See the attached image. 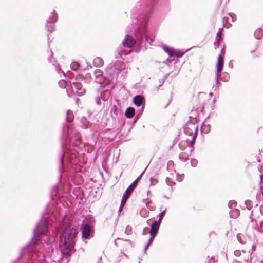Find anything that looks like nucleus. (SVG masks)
<instances>
[{"label":"nucleus","mask_w":263,"mask_h":263,"mask_svg":"<svg viewBox=\"0 0 263 263\" xmlns=\"http://www.w3.org/2000/svg\"><path fill=\"white\" fill-rule=\"evenodd\" d=\"M254 35L257 39H261L263 35V32L262 30L260 28L256 29L254 32Z\"/></svg>","instance_id":"ddd939ff"},{"label":"nucleus","mask_w":263,"mask_h":263,"mask_svg":"<svg viewBox=\"0 0 263 263\" xmlns=\"http://www.w3.org/2000/svg\"><path fill=\"white\" fill-rule=\"evenodd\" d=\"M91 232V227L89 224H85L83 227L82 231V236L85 238H87L90 235Z\"/></svg>","instance_id":"1a4fd4ad"},{"label":"nucleus","mask_w":263,"mask_h":263,"mask_svg":"<svg viewBox=\"0 0 263 263\" xmlns=\"http://www.w3.org/2000/svg\"><path fill=\"white\" fill-rule=\"evenodd\" d=\"M255 248L253 247V248H252V251H254V250H255Z\"/></svg>","instance_id":"393cba45"},{"label":"nucleus","mask_w":263,"mask_h":263,"mask_svg":"<svg viewBox=\"0 0 263 263\" xmlns=\"http://www.w3.org/2000/svg\"><path fill=\"white\" fill-rule=\"evenodd\" d=\"M164 211H163V212L161 213V214H160V217H159V220H158V221H157V222H158L159 223H161V220H162V218H163V217H164Z\"/></svg>","instance_id":"f3484780"},{"label":"nucleus","mask_w":263,"mask_h":263,"mask_svg":"<svg viewBox=\"0 0 263 263\" xmlns=\"http://www.w3.org/2000/svg\"><path fill=\"white\" fill-rule=\"evenodd\" d=\"M125 115L128 118H131L134 116L135 109L132 107H128L126 109Z\"/></svg>","instance_id":"f8f14e48"},{"label":"nucleus","mask_w":263,"mask_h":263,"mask_svg":"<svg viewBox=\"0 0 263 263\" xmlns=\"http://www.w3.org/2000/svg\"><path fill=\"white\" fill-rule=\"evenodd\" d=\"M130 196H128L127 197H126L125 196V193H124L123 196V197H122V201H121V204L122 205H123L126 202V200H127V199L129 198Z\"/></svg>","instance_id":"2eb2a0df"},{"label":"nucleus","mask_w":263,"mask_h":263,"mask_svg":"<svg viewBox=\"0 0 263 263\" xmlns=\"http://www.w3.org/2000/svg\"><path fill=\"white\" fill-rule=\"evenodd\" d=\"M148 248H144V249L143 250V254H146V252H147V250L148 249Z\"/></svg>","instance_id":"aec40b11"},{"label":"nucleus","mask_w":263,"mask_h":263,"mask_svg":"<svg viewBox=\"0 0 263 263\" xmlns=\"http://www.w3.org/2000/svg\"><path fill=\"white\" fill-rule=\"evenodd\" d=\"M160 225V223H159L157 221H154L153 223L152 224L150 231V235L151 236V238L149 239L148 243L146 245V247H148L149 246L150 241L157 234L159 230Z\"/></svg>","instance_id":"20e7f679"},{"label":"nucleus","mask_w":263,"mask_h":263,"mask_svg":"<svg viewBox=\"0 0 263 263\" xmlns=\"http://www.w3.org/2000/svg\"><path fill=\"white\" fill-rule=\"evenodd\" d=\"M141 176H140L138 178H137L126 190L125 192L126 197L131 195L134 189L137 186Z\"/></svg>","instance_id":"0eeeda50"},{"label":"nucleus","mask_w":263,"mask_h":263,"mask_svg":"<svg viewBox=\"0 0 263 263\" xmlns=\"http://www.w3.org/2000/svg\"><path fill=\"white\" fill-rule=\"evenodd\" d=\"M242 252L243 253H245V251L243 250H236L234 251V253L236 256H239L241 255V252Z\"/></svg>","instance_id":"4468645a"},{"label":"nucleus","mask_w":263,"mask_h":263,"mask_svg":"<svg viewBox=\"0 0 263 263\" xmlns=\"http://www.w3.org/2000/svg\"><path fill=\"white\" fill-rule=\"evenodd\" d=\"M48 224L46 221L40 222L36 227L34 231V237L31 240V245H36V242L40 239V236L45 234L47 230Z\"/></svg>","instance_id":"f257e3e1"},{"label":"nucleus","mask_w":263,"mask_h":263,"mask_svg":"<svg viewBox=\"0 0 263 263\" xmlns=\"http://www.w3.org/2000/svg\"><path fill=\"white\" fill-rule=\"evenodd\" d=\"M111 112H113L115 115H117L118 114V108L116 105H113L111 109Z\"/></svg>","instance_id":"dca6fc26"},{"label":"nucleus","mask_w":263,"mask_h":263,"mask_svg":"<svg viewBox=\"0 0 263 263\" xmlns=\"http://www.w3.org/2000/svg\"><path fill=\"white\" fill-rule=\"evenodd\" d=\"M139 259L140 260H142V257H141V256H139Z\"/></svg>","instance_id":"b1692460"},{"label":"nucleus","mask_w":263,"mask_h":263,"mask_svg":"<svg viewBox=\"0 0 263 263\" xmlns=\"http://www.w3.org/2000/svg\"><path fill=\"white\" fill-rule=\"evenodd\" d=\"M62 255L65 257L67 261L69 260V257L71 254L74 252V248H59Z\"/></svg>","instance_id":"423d86ee"},{"label":"nucleus","mask_w":263,"mask_h":263,"mask_svg":"<svg viewBox=\"0 0 263 263\" xmlns=\"http://www.w3.org/2000/svg\"><path fill=\"white\" fill-rule=\"evenodd\" d=\"M257 48H258V46H257V45H256V46L254 47V48H253V49L252 50H250V52H253V51H256V50L257 49Z\"/></svg>","instance_id":"6ab92c4d"},{"label":"nucleus","mask_w":263,"mask_h":263,"mask_svg":"<svg viewBox=\"0 0 263 263\" xmlns=\"http://www.w3.org/2000/svg\"><path fill=\"white\" fill-rule=\"evenodd\" d=\"M195 136H194V137H193L192 140V141H191V142L192 145V144H194V141H195Z\"/></svg>","instance_id":"412c9836"},{"label":"nucleus","mask_w":263,"mask_h":263,"mask_svg":"<svg viewBox=\"0 0 263 263\" xmlns=\"http://www.w3.org/2000/svg\"><path fill=\"white\" fill-rule=\"evenodd\" d=\"M75 240L74 236L64 233L60 238V246L74 247Z\"/></svg>","instance_id":"f03ea898"},{"label":"nucleus","mask_w":263,"mask_h":263,"mask_svg":"<svg viewBox=\"0 0 263 263\" xmlns=\"http://www.w3.org/2000/svg\"><path fill=\"white\" fill-rule=\"evenodd\" d=\"M209 263H215L214 260L209 261Z\"/></svg>","instance_id":"4be33fe9"},{"label":"nucleus","mask_w":263,"mask_h":263,"mask_svg":"<svg viewBox=\"0 0 263 263\" xmlns=\"http://www.w3.org/2000/svg\"><path fill=\"white\" fill-rule=\"evenodd\" d=\"M223 65V58L221 55H220L217 58V71L218 73L221 72L222 69Z\"/></svg>","instance_id":"9d476101"},{"label":"nucleus","mask_w":263,"mask_h":263,"mask_svg":"<svg viewBox=\"0 0 263 263\" xmlns=\"http://www.w3.org/2000/svg\"><path fill=\"white\" fill-rule=\"evenodd\" d=\"M72 88H74L77 90L76 93L79 96H82L85 92V89L82 88V85L80 83H73Z\"/></svg>","instance_id":"6e6552de"},{"label":"nucleus","mask_w":263,"mask_h":263,"mask_svg":"<svg viewBox=\"0 0 263 263\" xmlns=\"http://www.w3.org/2000/svg\"><path fill=\"white\" fill-rule=\"evenodd\" d=\"M122 256H126V255L125 254H123L122 255Z\"/></svg>","instance_id":"a878e982"},{"label":"nucleus","mask_w":263,"mask_h":263,"mask_svg":"<svg viewBox=\"0 0 263 263\" xmlns=\"http://www.w3.org/2000/svg\"><path fill=\"white\" fill-rule=\"evenodd\" d=\"M136 43V40L131 36L126 35L122 42L123 45L125 47L131 48Z\"/></svg>","instance_id":"39448f33"},{"label":"nucleus","mask_w":263,"mask_h":263,"mask_svg":"<svg viewBox=\"0 0 263 263\" xmlns=\"http://www.w3.org/2000/svg\"><path fill=\"white\" fill-rule=\"evenodd\" d=\"M217 36L218 37V41H217V43H218V44H219V43L220 42V39H221V32H218L217 33Z\"/></svg>","instance_id":"a211bd4d"},{"label":"nucleus","mask_w":263,"mask_h":263,"mask_svg":"<svg viewBox=\"0 0 263 263\" xmlns=\"http://www.w3.org/2000/svg\"><path fill=\"white\" fill-rule=\"evenodd\" d=\"M149 1H152V2H153V3H155V2H156V1H157V0H149Z\"/></svg>","instance_id":"5701e85b"},{"label":"nucleus","mask_w":263,"mask_h":263,"mask_svg":"<svg viewBox=\"0 0 263 263\" xmlns=\"http://www.w3.org/2000/svg\"><path fill=\"white\" fill-rule=\"evenodd\" d=\"M143 101L144 98L140 95H137L133 99L134 104L137 106L142 105Z\"/></svg>","instance_id":"9b49d317"},{"label":"nucleus","mask_w":263,"mask_h":263,"mask_svg":"<svg viewBox=\"0 0 263 263\" xmlns=\"http://www.w3.org/2000/svg\"><path fill=\"white\" fill-rule=\"evenodd\" d=\"M163 50L168 54L170 57H176L177 58H180L184 54V52L177 49H174L168 46H163Z\"/></svg>","instance_id":"7ed1b4c3"}]
</instances>
